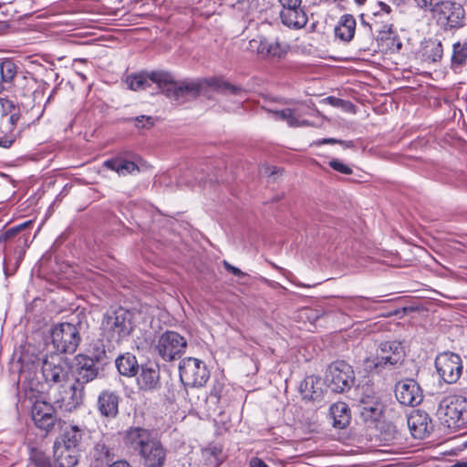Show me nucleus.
<instances>
[{"instance_id": "f257e3e1", "label": "nucleus", "mask_w": 467, "mask_h": 467, "mask_svg": "<svg viewBox=\"0 0 467 467\" xmlns=\"http://www.w3.org/2000/svg\"><path fill=\"white\" fill-rule=\"evenodd\" d=\"M150 82L155 83L168 99L178 103L185 102L188 97L196 98L202 90L201 81H176L173 76L166 71L139 73L126 78L129 88L134 91L147 88Z\"/></svg>"}, {"instance_id": "f03ea898", "label": "nucleus", "mask_w": 467, "mask_h": 467, "mask_svg": "<svg viewBox=\"0 0 467 467\" xmlns=\"http://www.w3.org/2000/svg\"><path fill=\"white\" fill-rule=\"evenodd\" d=\"M126 446L137 452L146 467H162L166 452L161 442L146 429L131 427L125 432Z\"/></svg>"}, {"instance_id": "7ed1b4c3", "label": "nucleus", "mask_w": 467, "mask_h": 467, "mask_svg": "<svg viewBox=\"0 0 467 467\" xmlns=\"http://www.w3.org/2000/svg\"><path fill=\"white\" fill-rule=\"evenodd\" d=\"M134 329L133 314L124 308L107 312L101 321V336L109 342H119Z\"/></svg>"}, {"instance_id": "20e7f679", "label": "nucleus", "mask_w": 467, "mask_h": 467, "mask_svg": "<svg viewBox=\"0 0 467 467\" xmlns=\"http://www.w3.org/2000/svg\"><path fill=\"white\" fill-rule=\"evenodd\" d=\"M405 357L404 348L400 341H385L379 345L375 355L365 358L364 363L368 370L390 369L400 365Z\"/></svg>"}, {"instance_id": "39448f33", "label": "nucleus", "mask_w": 467, "mask_h": 467, "mask_svg": "<svg viewBox=\"0 0 467 467\" xmlns=\"http://www.w3.org/2000/svg\"><path fill=\"white\" fill-rule=\"evenodd\" d=\"M437 414L448 428H463L467 425V400L457 395L447 396L441 400Z\"/></svg>"}, {"instance_id": "423d86ee", "label": "nucleus", "mask_w": 467, "mask_h": 467, "mask_svg": "<svg viewBox=\"0 0 467 467\" xmlns=\"http://www.w3.org/2000/svg\"><path fill=\"white\" fill-rule=\"evenodd\" d=\"M41 371L50 386L63 387L69 379L70 368L59 354H50L43 358Z\"/></svg>"}, {"instance_id": "0eeeda50", "label": "nucleus", "mask_w": 467, "mask_h": 467, "mask_svg": "<svg viewBox=\"0 0 467 467\" xmlns=\"http://www.w3.org/2000/svg\"><path fill=\"white\" fill-rule=\"evenodd\" d=\"M54 348L60 353H74L80 342L78 327L71 323H60L50 331Z\"/></svg>"}, {"instance_id": "6e6552de", "label": "nucleus", "mask_w": 467, "mask_h": 467, "mask_svg": "<svg viewBox=\"0 0 467 467\" xmlns=\"http://www.w3.org/2000/svg\"><path fill=\"white\" fill-rule=\"evenodd\" d=\"M179 372L185 386L202 387L210 378L204 362L194 358H183L180 363Z\"/></svg>"}, {"instance_id": "1a4fd4ad", "label": "nucleus", "mask_w": 467, "mask_h": 467, "mask_svg": "<svg viewBox=\"0 0 467 467\" xmlns=\"http://www.w3.org/2000/svg\"><path fill=\"white\" fill-rule=\"evenodd\" d=\"M354 371L345 361H336L327 370L326 380L335 392L341 393L349 389L354 384Z\"/></svg>"}, {"instance_id": "9d476101", "label": "nucleus", "mask_w": 467, "mask_h": 467, "mask_svg": "<svg viewBox=\"0 0 467 467\" xmlns=\"http://www.w3.org/2000/svg\"><path fill=\"white\" fill-rule=\"evenodd\" d=\"M186 346V339L179 333L166 331L159 337L155 348L163 360L172 361L182 356Z\"/></svg>"}, {"instance_id": "9b49d317", "label": "nucleus", "mask_w": 467, "mask_h": 467, "mask_svg": "<svg viewBox=\"0 0 467 467\" xmlns=\"http://www.w3.org/2000/svg\"><path fill=\"white\" fill-rule=\"evenodd\" d=\"M432 16L446 28H458L465 24L463 6L451 0H445L432 14Z\"/></svg>"}, {"instance_id": "f8f14e48", "label": "nucleus", "mask_w": 467, "mask_h": 467, "mask_svg": "<svg viewBox=\"0 0 467 467\" xmlns=\"http://www.w3.org/2000/svg\"><path fill=\"white\" fill-rule=\"evenodd\" d=\"M435 367L439 376L449 384L455 383L462 372V358L451 352H443L437 356Z\"/></svg>"}, {"instance_id": "ddd939ff", "label": "nucleus", "mask_w": 467, "mask_h": 467, "mask_svg": "<svg viewBox=\"0 0 467 467\" xmlns=\"http://www.w3.org/2000/svg\"><path fill=\"white\" fill-rule=\"evenodd\" d=\"M395 397L404 406L415 407L423 399L422 390L416 380L407 379L395 385Z\"/></svg>"}, {"instance_id": "4468645a", "label": "nucleus", "mask_w": 467, "mask_h": 467, "mask_svg": "<svg viewBox=\"0 0 467 467\" xmlns=\"http://www.w3.org/2000/svg\"><path fill=\"white\" fill-rule=\"evenodd\" d=\"M75 359L76 382L78 385L83 386L99 378L100 369L93 358L79 354Z\"/></svg>"}, {"instance_id": "2eb2a0df", "label": "nucleus", "mask_w": 467, "mask_h": 467, "mask_svg": "<svg viewBox=\"0 0 467 467\" xmlns=\"http://www.w3.org/2000/svg\"><path fill=\"white\" fill-rule=\"evenodd\" d=\"M358 408L364 420H377L383 410L379 397L371 389L362 394Z\"/></svg>"}, {"instance_id": "dca6fc26", "label": "nucleus", "mask_w": 467, "mask_h": 467, "mask_svg": "<svg viewBox=\"0 0 467 467\" xmlns=\"http://www.w3.org/2000/svg\"><path fill=\"white\" fill-rule=\"evenodd\" d=\"M408 427L415 439H424L433 430V424L429 414L423 410L412 411L407 420Z\"/></svg>"}, {"instance_id": "f3484780", "label": "nucleus", "mask_w": 467, "mask_h": 467, "mask_svg": "<svg viewBox=\"0 0 467 467\" xmlns=\"http://www.w3.org/2000/svg\"><path fill=\"white\" fill-rule=\"evenodd\" d=\"M32 419L35 424L42 430L49 431L56 422L53 406L43 400H36L32 407Z\"/></svg>"}, {"instance_id": "a211bd4d", "label": "nucleus", "mask_w": 467, "mask_h": 467, "mask_svg": "<svg viewBox=\"0 0 467 467\" xmlns=\"http://www.w3.org/2000/svg\"><path fill=\"white\" fill-rule=\"evenodd\" d=\"M249 47L253 51L264 57H283L287 51V46L277 41H268L265 38L252 39Z\"/></svg>"}, {"instance_id": "6ab92c4d", "label": "nucleus", "mask_w": 467, "mask_h": 467, "mask_svg": "<svg viewBox=\"0 0 467 467\" xmlns=\"http://www.w3.org/2000/svg\"><path fill=\"white\" fill-rule=\"evenodd\" d=\"M282 23L294 29L304 27L307 23V16L301 8V5L296 7H285L280 12Z\"/></svg>"}, {"instance_id": "aec40b11", "label": "nucleus", "mask_w": 467, "mask_h": 467, "mask_svg": "<svg viewBox=\"0 0 467 467\" xmlns=\"http://www.w3.org/2000/svg\"><path fill=\"white\" fill-rule=\"evenodd\" d=\"M54 457L59 467H74L78 462V449L54 443Z\"/></svg>"}, {"instance_id": "412c9836", "label": "nucleus", "mask_w": 467, "mask_h": 467, "mask_svg": "<svg viewBox=\"0 0 467 467\" xmlns=\"http://www.w3.org/2000/svg\"><path fill=\"white\" fill-rule=\"evenodd\" d=\"M140 389L151 390L158 387L160 381V371L156 365H143L138 378Z\"/></svg>"}, {"instance_id": "4be33fe9", "label": "nucleus", "mask_w": 467, "mask_h": 467, "mask_svg": "<svg viewBox=\"0 0 467 467\" xmlns=\"http://www.w3.org/2000/svg\"><path fill=\"white\" fill-rule=\"evenodd\" d=\"M119 398L111 391L105 390L100 393L98 399L99 412L106 417H115L118 413Z\"/></svg>"}, {"instance_id": "5701e85b", "label": "nucleus", "mask_w": 467, "mask_h": 467, "mask_svg": "<svg viewBox=\"0 0 467 467\" xmlns=\"http://www.w3.org/2000/svg\"><path fill=\"white\" fill-rule=\"evenodd\" d=\"M330 417L333 420V426L344 429L350 422V410L345 402H336L330 406Z\"/></svg>"}, {"instance_id": "b1692460", "label": "nucleus", "mask_w": 467, "mask_h": 467, "mask_svg": "<svg viewBox=\"0 0 467 467\" xmlns=\"http://www.w3.org/2000/svg\"><path fill=\"white\" fill-rule=\"evenodd\" d=\"M356 25V19L352 15L342 16L335 28L336 36L344 42H349L354 37Z\"/></svg>"}, {"instance_id": "393cba45", "label": "nucleus", "mask_w": 467, "mask_h": 467, "mask_svg": "<svg viewBox=\"0 0 467 467\" xmlns=\"http://www.w3.org/2000/svg\"><path fill=\"white\" fill-rule=\"evenodd\" d=\"M82 436L83 431L79 427L69 425L65 427L61 436L55 442L67 448L78 449Z\"/></svg>"}, {"instance_id": "a878e982", "label": "nucleus", "mask_w": 467, "mask_h": 467, "mask_svg": "<svg viewBox=\"0 0 467 467\" xmlns=\"http://www.w3.org/2000/svg\"><path fill=\"white\" fill-rule=\"evenodd\" d=\"M299 110V109H284L282 110H271L269 114H271L272 118L275 119L285 120L290 127H301V126H308L310 125L309 121L306 119H300L296 116V113Z\"/></svg>"}, {"instance_id": "bb28decb", "label": "nucleus", "mask_w": 467, "mask_h": 467, "mask_svg": "<svg viewBox=\"0 0 467 467\" xmlns=\"http://www.w3.org/2000/svg\"><path fill=\"white\" fill-rule=\"evenodd\" d=\"M104 166L111 171H116L120 176H126L131 174L136 171H139L137 164L133 161L122 160V159H112L104 161Z\"/></svg>"}, {"instance_id": "cd10ccee", "label": "nucleus", "mask_w": 467, "mask_h": 467, "mask_svg": "<svg viewBox=\"0 0 467 467\" xmlns=\"http://www.w3.org/2000/svg\"><path fill=\"white\" fill-rule=\"evenodd\" d=\"M116 367L121 375L127 377L135 376L139 368L135 356L129 353L116 359Z\"/></svg>"}, {"instance_id": "c85d7f7f", "label": "nucleus", "mask_w": 467, "mask_h": 467, "mask_svg": "<svg viewBox=\"0 0 467 467\" xmlns=\"http://www.w3.org/2000/svg\"><path fill=\"white\" fill-rule=\"evenodd\" d=\"M17 74V66L10 59H5L0 63V76L2 84L11 83Z\"/></svg>"}, {"instance_id": "c756f323", "label": "nucleus", "mask_w": 467, "mask_h": 467, "mask_svg": "<svg viewBox=\"0 0 467 467\" xmlns=\"http://www.w3.org/2000/svg\"><path fill=\"white\" fill-rule=\"evenodd\" d=\"M93 457L97 462H100L101 463L108 465L113 461L114 453L105 443L98 442L93 450Z\"/></svg>"}, {"instance_id": "7c9ffc66", "label": "nucleus", "mask_w": 467, "mask_h": 467, "mask_svg": "<svg viewBox=\"0 0 467 467\" xmlns=\"http://www.w3.org/2000/svg\"><path fill=\"white\" fill-rule=\"evenodd\" d=\"M207 84L215 88L217 90L224 94H235L240 95L244 92L243 88L238 86H234L228 82H225L217 78H211L207 80Z\"/></svg>"}, {"instance_id": "2f4dec72", "label": "nucleus", "mask_w": 467, "mask_h": 467, "mask_svg": "<svg viewBox=\"0 0 467 467\" xmlns=\"http://www.w3.org/2000/svg\"><path fill=\"white\" fill-rule=\"evenodd\" d=\"M443 54V48L441 41H430L424 47V55L427 59L436 62L439 61Z\"/></svg>"}, {"instance_id": "473e14b6", "label": "nucleus", "mask_w": 467, "mask_h": 467, "mask_svg": "<svg viewBox=\"0 0 467 467\" xmlns=\"http://www.w3.org/2000/svg\"><path fill=\"white\" fill-rule=\"evenodd\" d=\"M319 380L314 376L306 377L300 385V390L306 399H313L314 394L317 393L315 384Z\"/></svg>"}, {"instance_id": "72a5a7b5", "label": "nucleus", "mask_w": 467, "mask_h": 467, "mask_svg": "<svg viewBox=\"0 0 467 467\" xmlns=\"http://www.w3.org/2000/svg\"><path fill=\"white\" fill-rule=\"evenodd\" d=\"M467 57V49L461 43L453 45V52L451 56V64L453 67L462 66Z\"/></svg>"}, {"instance_id": "f704fd0d", "label": "nucleus", "mask_w": 467, "mask_h": 467, "mask_svg": "<svg viewBox=\"0 0 467 467\" xmlns=\"http://www.w3.org/2000/svg\"><path fill=\"white\" fill-rule=\"evenodd\" d=\"M29 224H31V221L25 222L17 226L9 228L5 231L0 232V243L5 242L14 236H16L19 232L26 229Z\"/></svg>"}, {"instance_id": "c9c22d12", "label": "nucleus", "mask_w": 467, "mask_h": 467, "mask_svg": "<svg viewBox=\"0 0 467 467\" xmlns=\"http://www.w3.org/2000/svg\"><path fill=\"white\" fill-rule=\"evenodd\" d=\"M444 1L445 0H415L417 5L420 8L425 11H429L430 13H431V15L435 11H437V9L440 7L441 5H442Z\"/></svg>"}, {"instance_id": "e433bc0d", "label": "nucleus", "mask_w": 467, "mask_h": 467, "mask_svg": "<svg viewBox=\"0 0 467 467\" xmlns=\"http://www.w3.org/2000/svg\"><path fill=\"white\" fill-rule=\"evenodd\" d=\"M329 166L335 171L343 174H351L352 170L348 165L344 164L338 160H332L329 161Z\"/></svg>"}, {"instance_id": "4c0bfd02", "label": "nucleus", "mask_w": 467, "mask_h": 467, "mask_svg": "<svg viewBox=\"0 0 467 467\" xmlns=\"http://www.w3.org/2000/svg\"><path fill=\"white\" fill-rule=\"evenodd\" d=\"M313 105L308 103H301L298 104L294 109H299V110L296 113V116L298 117L300 119H304L303 116L311 114V111L314 109Z\"/></svg>"}, {"instance_id": "58836bf2", "label": "nucleus", "mask_w": 467, "mask_h": 467, "mask_svg": "<svg viewBox=\"0 0 467 467\" xmlns=\"http://www.w3.org/2000/svg\"><path fill=\"white\" fill-rule=\"evenodd\" d=\"M137 128H149L153 125L152 119L150 117L140 116L135 119Z\"/></svg>"}, {"instance_id": "ea45409f", "label": "nucleus", "mask_w": 467, "mask_h": 467, "mask_svg": "<svg viewBox=\"0 0 467 467\" xmlns=\"http://www.w3.org/2000/svg\"><path fill=\"white\" fill-rule=\"evenodd\" d=\"M377 7L379 9L375 10L373 13L375 16H379L381 13L386 14V15H389L391 13V7L388 4L384 3L383 1H378L376 3L375 9Z\"/></svg>"}, {"instance_id": "a19ab883", "label": "nucleus", "mask_w": 467, "mask_h": 467, "mask_svg": "<svg viewBox=\"0 0 467 467\" xmlns=\"http://www.w3.org/2000/svg\"><path fill=\"white\" fill-rule=\"evenodd\" d=\"M223 265L224 266V268L231 274H233L234 275L239 277V278H242L244 276L246 275L245 273H244L241 269L232 265L230 263H228L227 261H223Z\"/></svg>"}, {"instance_id": "79ce46f5", "label": "nucleus", "mask_w": 467, "mask_h": 467, "mask_svg": "<svg viewBox=\"0 0 467 467\" xmlns=\"http://www.w3.org/2000/svg\"><path fill=\"white\" fill-rule=\"evenodd\" d=\"M71 389L73 390L72 399L75 403V405H79L83 401V391L82 389L78 390L77 389V386L73 385L71 387Z\"/></svg>"}, {"instance_id": "37998d69", "label": "nucleus", "mask_w": 467, "mask_h": 467, "mask_svg": "<svg viewBox=\"0 0 467 467\" xmlns=\"http://www.w3.org/2000/svg\"><path fill=\"white\" fill-rule=\"evenodd\" d=\"M1 106L3 108V110L5 113H11L13 109H15V104L12 100L1 99H0Z\"/></svg>"}, {"instance_id": "c03bdc74", "label": "nucleus", "mask_w": 467, "mask_h": 467, "mask_svg": "<svg viewBox=\"0 0 467 467\" xmlns=\"http://www.w3.org/2000/svg\"><path fill=\"white\" fill-rule=\"evenodd\" d=\"M278 1L281 4L282 8L289 7V6L296 7V6L300 5L302 3V0H278Z\"/></svg>"}, {"instance_id": "a18cd8bd", "label": "nucleus", "mask_w": 467, "mask_h": 467, "mask_svg": "<svg viewBox=\"0 0 467 467\" xmlns=\"http://www.w3.org/2000/svg\"><path fill=\"white\" fill-rule=\"evenodd\" d=\"M250 466L251 467H268V465H266L265 463V462L259 458H253L250 461Z\"/></svg>"}, {"instance_id": "49530a36", "label": "nucleus", "mask_w": 467, "mask_h": 467, "mask_svg": "<svg viewBox=\"0 0 467 467\" xmlns=\"http://www.w3.org/2000/svg\"><path fill=\"white\" fill-rule=\"evenodd\" d=\"M327 100L329 102L330 105H332L334 107H340L344 103V101L342 99L335 98V97H328V98H327Z\"/></svg>"}, {"instance_id": "de8ad7c7", "label": "nucleus", "mask_w": 467, "mask_h": 467, "mask_svg": "<svg viewBox=\"0 0 467 467\" xmlns=\"http://www.w3.org/2000/svg\"><path fill=\"white\" fill-rule=\"evenodd\" d=\"M109 467H131V465L127 461H116L112 463L108 464Z\"/></svg>"}, {"instance_id": "09e8293b", "label": "nucleus", "mask_w": 467, "mask_h": 467, "mask_svg": "<svg viewBox=\"0 0 467 467\" xmlns=\"http://www.w3.org/2000/svg\"><path fill=\"white\" fill-rule=\"evenodd\" d=\"M14 140L9 138L0 137V147L9 148L13 144Z\"/></svg>"}, {"instance_id": "8fccbe9b", "label": "nucleus", "mask_w": 467, "mask_h": 467, "mask_svg": "<svg viewBox=\"0 0 467 467\" xmlns=\"http://www.w3.org/2000/svg\"><path fill=\"white\" fill-rule=\"evenodd\" d=\"M382 35L391 34L392 33V26L391 25H385L383 26V29L379 31Z\"/></svg>"}, {"instance_id": "3c124183", "label": "nucleus", "mask_w": 467, "mask_h": 467, "mask_svg": "<svg viewBox=\"0 0 467 467\" xmlns=\"http://www.w3.org/2000/svg\"><path fill=\"white\" fill-rule=\"evenodd\" d=\"M208 452H210L211 454L214 455L216 458L219 454H221L222 451L221 449L217 448V447H212V448H209L207 450Z\"/></svg>"}, {"instance_id": "603ef678", "label": "nucleus", "mask_w": 467, "mask_h": 467, "mask_svg": "<svg viewBox=\"0 0 467 467\" xmlns=\"http://www.w3.org/2000/svg\"><path fill=\"white\" fill-rule=\"evenodd\" d=\"M18 119H19V116L16 112H14V113L11 112L10 121L13 124L16 123L18 120Z\"/></svg>"}, {"instance_id": "864d4df0", "label": "nucleus", "mask_w": 467, "mask_h": 467, "mask_svg": "<svg viewBox=\"0 0 467 467\" xmlns=\"http://www.w3.org/2000/svg\"><path fill=\"white\" fill-rule=\"evenodd\" d=\"M452 467H467V462H458Z\"/></svg>"}, {"instance_id": "5fc2aeb1", "label": "nucleus", "mask_w": 467, "mask_h": 467, "mask_svg": "<svg viewBox=\"0 0 467 467\" xmlns=\"http://www.w3.org/2000/svg\"><path fill=\"white\" fill-rule=\"evenodd\" d=\"M337 140L336 139H325L322 140V143H337Z\"/></svg>"}, {"instance_id": "6e6d98bb", "label": "nucleus", "mask_w": 467, "mask_h": 467, "mask_svg": "<svg viewBox=\"0 0 467 467\" xmlns=\"http://www.w3.org/2000/svg\"><path fill=\"white\" fill-rule=\"evenodd\" d=\"M358 5H364L367 0H354Z\"/></svg>"}, {"instance_id": "4d7b16f0", "label": "nucleus", "mask_w": 467, "mask_h": 467, "mask_svg": "<svg viewBox=\"0 0 467 467\" xmlns=\"http://www.w3.org/2000/svg\"><path fill=\"white\" fill-rule=\"evenodd\" d=\"M4 90V85L2 84V81L0 80V93Z\"/></svg>"}, {"instance_id": "13d9d810", "label": "nucleus", "mask_w": 467, "mask_h": 467, "mask_svg": "<svg viewBox=\"0 0 467 467\" xmlns=\"http://www.w3.org/2000/svg\"><path fill=\"white\" fill-rule=\"evenodd\" d=\"M464 446L467 447V440L464 441Z\"/></svg>"}]
</instances>
